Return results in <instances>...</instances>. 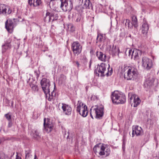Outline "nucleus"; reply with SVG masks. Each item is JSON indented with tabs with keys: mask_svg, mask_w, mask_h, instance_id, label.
<instances>
[{
	"mask_svg": "<svg viewBox=\"0 0 159 159\" xmlns=\"http://www.w3.org/2000/svg\"><path fill=\"white\" fill-rule=\"evenodd\" d=\"M93 150L95 153L96 154L98 152L101 156H103L105 157L109 156L111 152L110 149L107 145L104 144L99 143L96 145L93 148Z\"/></svg>",
	"mask_w": 159,
	"mask_h": 159,
	"instance_id": "1",
	"label": "nucleus"
},
{
	"mask_svg": "<svg viewBox=\"0 0 159 159\" xmlns=\"http://www.w3.org/2000/svg\"><path fill=\"white\" fill-rule=\"evenodd\" d=\"M111 98L112 102L116 104H123L126 101V98L125 94L117 91L112 93Z\"/></svg>",
	"mask_w": 159,
	"mask_h": 159,
	"instance_id": "2",
	"label": "nucleus"
},
{
	"mask_svg": "<svg viewBox=\"0 0 159 159\" xmlns=\"http://www.w3.org/2000/svg\"><path fill=\"white\" fill-rule=\"evenodd\" d=\"M104 107L102 106L101 107L96 106V107L91 108L90 109V116L93 119V116L97 119H100L103 116L104 114Z\"/></svg>",
	"mask_w": 159,
	"mask_h": 159,
	"instance_id": "3",
	"label": "nucleus"
},
{
	"mask_svg": "<svg viewBox=\"0 0 159 159\" xmlns=\"http://www.w3.org/2000/svg\"><path fill=\"white\" fill-rule=\"evenodd\" d=\"M138 74L136 68L131 67L127 72L125 73L124 76L127 80H134L136 79Z\"/></svg>",
	"mask_w": 159,
	"mask_h": 159,
	"instance_id": "4",
	"label": "nucleus"
},
{
	"mask_svg": "<svg viewBox=\"0 0 159 159\" xmlns=\"http://www.w3.org/2000/svg\"><path fill=\"white\" fill-rule=\"evenodd\" d=\"M76 111L83 117H86L88 113L87 106L80 101H78L77 104Z\"/></svg>",
	"mask_w": 159,
	"mask_h": 159,
	"instance_id": "5",
	"label": "nucleus"
},
{
	"mask_svg": "<svg viewBox=\"0 0 159 159\" xmlns=\"http://www.w3.org/2000/svg\"><path fill=\"white\" fill-rule=\"evenodd\" d=\"M60 7L64 11H70L73 8L72 0H60Z\"/></svg>",
	"mask_w": 159,
	"mask_h": 159,
	"instance_id": "6",
	"label": "nucleus"
},
{
	"mask_svg": "<svg viewBox=\"0 0 159 159\" xmlns=\"http://www.w3.org/2000/svg\"><path fill=\"white\" fill-rule=\"evenodd\" d=\"M50 81L49 80L45 78H43L40 82L42 88L46 95V98H47L48 97V93L50 92Z\"/></svg>",
	"mask_w": 159,
	"mask_h": 159,
	"instance_id": "7",
	"label": "nucleus"
},
{
	"mask_svg": "<svg viewBox=\"0 0 159 159\" xmlns=\"http://www.w3.org/2000/svg\"><path fill=\"white\" fill-rule=\"evenodd\" d=\"M71 48L73 52L74 55L76 56L79 55L82 51V46L80 43L78 41L74 42L72 44Z\"/></svg>",
	"mask_w": 159,
	"mask_h": 159,
	"instance_id": "8",
	"label": "nucleus"
},
{
	"mask_svg": "<svg viewBox=\"0 0 159 159\" xmlns=\"http://www.w3.org/2000/svg\"><path fill=\"white\" fill-rule=\"evenodd\" d=\"M58 18V12L53 10L50 13L47 12L46 13V16L44 18V20L46 21L48 20V22L56 20Z\"/></svg>",
	"mask_w": 159,
	"mask_h": 159,
	"instance_id": "9",
	"label": "nucleus"
},
{
	"mask_svg": "<svg viewBox=\"0 0 159 159\" xmlns=\"http://www.w3.org/2000/svg\"><path fill=\"white\" fill-rule=\"evenodd\" d=\"M142 67L146 70H149L152 67V61L147 57H144L142 58Z\"/></svg>",
	"mask_w": 159,
	"mask_h": 159,
	"instance_id": "10",
	"label": "nucleus"
},
{
	"mask_svg": "<svg viewBox=\"0 0 159 159\" xmlns=\"http://www.w3.org/2000/svg\"><path fill=\"white\" fill-rule=\"evenodd\" d=\"M43 125L44 131L47 133L51 132L53 127V125L52 121L48 118L44 119Z\"/></svg>",
	"mask_w": 159,
	"mask_h": 159,
	"instance_id": "11",
	"label": "nucleus"
},
{
	"mask_svg": "<svg viewBox=\"0 0 159 159\" xmlns=\"http://www.w3.org/2000/svg\"><path fill=\"white\" fill-rule=\"evenodd\" d=\"M107 65L104 63H101L100 65H98L97 67L95 70V73L99 76H105L104 72L106 71Z\"/></svg>",
	"mask_w": 159,
	"mask_h": 159,
	"instance_id": "12",
	"label": "nucleus"
},
{
	"mask_svg": "<svg viewBox=\"0 0 159 159\" xmlns=\"http://www.w3.org/2000/svg\"><path fill=\"white\" fill-rule=\"evenodd\" d=\"M143 133V130L141 127L137 125H133L132 126V137H134L135 134L137 136H142Z\"/></svg>",
	"mask_w": 159,
	"mask_h": 159,
	"instance_id": "13",
	"label": "nucleus"
},
{
	"mask_svg": "<svg viewBox=\"0 0 159 159\" xmlns=\"http://www.w3.org/2000/svg\"><path fill=\"white\" fill-rule=\"evenodd\" d=\"M16 24L13 20L9 19L7 20L5 22V28L8 32L12 33Z\"/></svg>",
	"mask_w": 159,
	"mask_h": 159,
	"instance_id": "14",
	"label": "nucleus"
},
{
	"mask_svg": "<svg viewBox=\"0 0 159 159\" xmlns=\"http://www.w3.org/2000/svg\"><path fill=\"white\" fill-rule=\"evenodd\" d=\"M131 102H133L131 105H133L134 107H137L139 105L140 102L141 100L140 98L134 94H132L130 98Z\"/></svg>",
	"mask_w": 159,
	"mask_h": 159,
	"instance_id": "15",
	"label": "nucleus"
},
{
	"mask_svg": "<svg viewBox=\"0 0 159 159\" xmlns=\"http://www.w3.org/2000/svg\"><path fill=\"white\" fill-rule=\"evenodd\" d=\"M61 108L65 115H69L71 113L72 108L70 106L66 104L62 103Z\"/></svg>",
	"mask_w": 159,
	"mask_h": 159,
	"instance_id": "16",
	"label": "nucleus"
},
{
	"mask_svg": "<svg viewBox=\"0 0 159 159\" xmlns=\"http://www.w3.org/2000/svg\"><path fill=\"white\" fill-rule=\"evenodd\" d=\"M155 80V79L152 77H150L146 79L144 84V87L148 89L150 88L153 85Z\"/></svg>",
	"mask_w": 159,
	"mask_h": 159,
	"instance_id": "17",
	"label": "nucleus"
},
{
	"mask_svg": "<svg viewBox=\"0 0 159 159\" xmlns=\"http://www.w3.org/2000/svg\"><path fill=\"white\" fill-rule=\"evenodd\" d=\"M109 47V51L111 54H112L113 56H115L117 54L118 55H119L120 52L119 50L116 46H114L113 45L112 47L111 45H110Z\"/></svg>",
	"mask_w": 159,
	"mask_h": 159,
	"instance_id": "18",
	"label": "nucleus"
},
{
	"mask_svg": "<svg viewBox=\"0 0 159 159\" xmlns=\"http://www.w3.org/2000/svg\"><path fill=\"white\" fill-rule=\"evenodd\" d=\"M141 51L137 49H133L132 53L131 55V58H134V60H137L139 58V56L141 54Z\"/></svg>",
	"mask_w": 159,
	"mask_h": 159,
	"instance_id": "19",
	"label": "nucleus"
},
{
	"mask_svg": "<svg viewBox=\"0 0 159 159\" xmlns=\"http://www.w3.org/2000/svg\"><path fill=\"white\" fill-rule=\"evenodd\" d=\"M41 3V0H29L28 1V3L31 6H39Z\"/></svg>",
	"mask_w": 159,
	"mask_h": 159,
	"instance_id": "20",
	"label": "nucleus"
},
{
	"mask_svg": "<svg viewBox=\"0 0 159 159\" xmlns=\"http://www.w3.org/2000/svg\"><path fill=\"white\" fill-rule=\"evenodd\" d=\"M96 56L99 60L102 61H106V56L102 52L97 51L96 52Z\"/></svg>",
	"mask_w": 159,
	"mask_h": 159,
	"instance_id": "21",
	"label": "nucleus"
},
{
	"mask_svg": "<svg viewBox=\"0 0 159 159\" xmlns=\"http://www.w3.org/2000/svg\"><path fill=\"white\" fill-rule=\"evenodd\" d=\"M142 33L144 34H147L148 30V26L146 21L144 22L141 28Z\"/></svg>",
	"mask_w": 159,
	"mask_h": 159,
	"instance_id": "22",
	"label": "nucleus"
},
{
	"mask_svg": "<svg viewBox=\"0 0 159 159\" xmlns=\"http://www.w3.org/2000/svg\"><path fill=\"white\" fill-rule=\"evenodd\" d=\"M105 39L106 37L105 35H103L100 34H98L96 39L97 40L96 43L102 42H103Z\"/></svg>",
	"mask_w": 159,
	"mask_h": 159,
	"instance_id": "23",
	"label": "nucleus"
},
{
	"mask_svg": "<svg viewBox=\"0 0 159 159\" xmlns=\"http://www.w3.org/2000/svg\"><path fill=\"white\" fill-rule=\"evenodd\" d=\"M7 7L3 4L0 5V12L5 14L7 13Z\"/></svg>",
	"mask_w": 159,
	"mask_h": 159,
	"instance_id": "24",
	"label": "nucleus"
},
{
	"mask_svg": "<svg viewBox=\"0 0 159 159\" xmlns=\"http://www.w3.org/2000/svg\"><path fill=\"white\" fill-rule=\"evenodd\" d=\"M84 7L86 9H89L91 8L93 9V7L92 6V4L90 2V1H86L85 2L84 5Z\"/></svg>",
	"mask_w": 159,
	"mask_h": 159,
	"instance_id": "25",
	"label": "nucleus"
},
{
	"mask_svg": "<svg viewBox=\"0 0 159 159\" xmlns=\"http://www.w3.org/2000/svg\"><path fill=\"white\" fill-rule=\"evenodd\" d=\"M29 85L32 89L34 91L38 90L37 85L36 84V82L33 81V83L30 82Z\"/></svg>",
	"mask_w": 159,
	"mask_h": 159,
	"instance_id": "26",
	"label": "nucleus"
},
{
	"mask_svg": "<svg viewBox=\"0 0 159 159\" xmlns=\"http://www.w3.org/2000/svg\"><path fill=\"white\" fill-rule=\"evenodd\" d=\"M11 45L10 43H5L2 46V52H5L7 50L11 48Z\"/></svg>",
	"mask_w": 159,
	"mask_h": 159,
	"instance_id": "27",
	"label": "nucleus"
},
{
	"mask_svg": "<svg viewBox=\"0 0 159 159\" xmlns=\"http://www.w3.org/2000/svg\"><path fill=\"white\" fill-rule=\"evenodd\" d=\"M132 25L134 26L136 28L138 26V24L137 23V19L136 17L135 16H133L132 17Z\"/></svg>",
	"mask_w": 159,
	"mask_h": 159,
	"instance_id": "28",
	"label": "nucleus"
},
{
	"mask_svg": "<svg viewBox=\"0 0 159 159\" xmlns=\"http://www.w3.org/2000/svg\"><path fill=\"white\" fill-rule=\"evenodd\" d=\"M131 67L129 66L126 65H124L123 66H121L119 67V69L120 68L121 69V71L122 73L125 72L126 71H127L129 70V69Z\"/></svg>",
	"mask_w": 159,
	"mask_h": 159,
	"instance_id": "29",
	"label": "nucleus"
},
{
	"mask_svg": "<svg viewBox=\"0 0 159 159\" xmlns=\"http://www.w3.org/2000/svg\"><path fill=\"white\" fill-rule=\"evenodd\" d=\"M56 95L55 93L54 92V91H53L51 92V94L50 93V92L48 93V97L47 98H46L48 101H51L52 99Z\"/></svg>",
	"mask_w": 159,
	"mask_h": 159,
	"instance_id": "30",
	"label": "nucleus"
},
{
	"mask_svg": "<svg viewBox=\"0 0 159 159\" xmlns=\"http://www.w3.org/2000/svg\"><path fill=\"white\" fill-rule=\"evenodd\" d=\"M25 159H30L32 157L30 154V150L25 151Z\"/></svg>",
	"mask_w": 159,
	"mask_h": 159,
	"instance_id": "31",
	"label": "nucleus"
},
{
	"mask_svg": "<svg viewBox=\"0 0 159 159\" xmlns=\"http://www.w3.org/2000/svg\"><path fill=\"white\" fill-rule=\"evenodd\" d=\"M0 159H9V158L4 153L0 152Z\"/></svg>",
	"mask_w": 159,
	"mask_h": 159,
	"instance_id": "32",
	"label": "nucleus"
},
{
	"mask_svg": "<svg viewBox=\"0 0 159 159\" xmlns=\"http://www.w3.org/2000/svg\"><path fill=\"white\" fill-rule=\"evenodd\" d=\"M125 25L126 26H127L129 28H131L133 26L132 23L130 24V20L128 19L126 20Z\"/></svg>",
	"mask_w": 159,
	"mask_h": 159,
	"instance_id": "33",
	"label": "nucleus"
},
{
	"mask_svg": "<svg viewBox=\"0 0 159 159\" xmlns=\"http://www.w3.org/2000/svg\"><path fill=\"white\" fill-rule=\"evenodd\" d=\"M5 116L9 121H11V116L9 114V113L6 114Z\"/></svg>",
	"mask_w": 159,
	"mask_h": 159,
	"instance_id": "34",
	"label": "nucleus"
},
{
	"mask_svg": "<svg viewBox=\"0 0 159 159\" xmlns=\"http://www.w3.org/2000/svg\"><path fill=\"white\" fill-rule=\"evenodd\" d=\"M39 133L37 130H35L34 133V137L35 138H37L39 137Z\"/></svg>",
	"mask_w": 159,
	"mask_h": 159,
	"instance_id": "35",
	"label": "nucleus"
},
{
	"mask_svg": "<svg viewBox=\"0 0 159 159\" xmlns=\"http://www.w3.org/2000/svg\"><path fill=\"white\" fill-rule=\"evenodd\" d=\"M66 77L64 75H61L60 78V80L61 81L62 83H64L66 79Z\"/></svg>",
	"mask_w": 159,
	"mask_h": 159,
	"instance_id": "36",
	"label": "nucleus"
},
{
	"mask_svg": "<svg viewBox=\"0 0 159 159\" xmlns=\"http://www.w3.org/2000/svg\"><path fill=\"white\" fill-rule=\"evenodd\" d=\"M49 1H50L49 5L51 7L53 6L54 4L56 3L57 0H49Z\"/></svg>",
	"mask_w": 159,
	"mask_h": 159,
	"instance_id": "37",
	"label": "nucleus"
},
{
	"mask_svg": "<svg viewBox=\"0 0 159 159\" xmlns=\"http://www.w3.org/2000/svg\"><path fill=\"white\" fill-rule=\"evenodd\" d=\"M126 143V140L124 138L123 140V143L122 145V149L124 150L125 148V145Z\"/></svg>",
	"mask_w": 159,
	"mask_h": 159,
	"instance_id": "38",
	"label": "nucleus"
},
{
	"mask_svg": "<svg viewBox=\"0 0 159 159\" xmlns=\"http://www.w3.org/2000/svg\"><path fill=\"white\" fill-rule=\"evenodd\" d=\"M75 16L77 17V18L76 20V21L78 22L80 20V17L79 14H75Z\"/></svg>",
	"mask_w": 159,
	"mask_h": 159,
	"instance_id": "39",
	"label": "nucleus"
},
{
	"mask_svg": "<svg viewBox=\"0 0 159 159\" xmlns=\"http://www.w3.org/2000/svg\"><path fill=\"white\" fill-rule=\"evenodd\" d=\"M34 74L36 76L37 78L38 79L39 77V71L38 72L37 70H35L34 71Z\"/></svg>",
	"mask_w": 159,
	"mask_h": 159,
	"instance_id": "40",
	"label": "nucleus"
},
{
	"mask_svg": "<svg viewBox=\"0 0 159 159\" xmlns=\"http://www.w3.org/2000/svg\"><path fill=\"white\" fill-rule=\"evenodd\" d=\"M133 51V50L132 49H129V51L128 55L129 56H130L131 57V55Z\"/></svg>",
	"mask_w": 159,
	"mask_h": 159,
	"instance_id": "41",
	"label": "nucleus"
},
{
	"mask_svg": "<svg viewBox=\"0 0 159 159\" xmlns=\"http://www.w3.org/2000/svg\"><path fill=\"white\" fill-rule=\"evenodd\" d=\"M7 9H8V10L7 11L6 13H7L8 14H9L10 13H11V10H10V9L9 8V7H7Z\"/></svg>",
	"mask_w": 159,
	"mask_h": 159,
	"instance_id": "42",
	"label": "nucleus"
},
{
	"mask_svg": "<svg viewBox=\"0 0 159 159\" xmlns=\"http://www.w3.org/2000/svg\"><path fill=\"white\" fill-rule=\"evenodd\" d=\"M12 126V123L11 121H9L8 124V126L9 127H10Z\"/></svg>",
	"mask_w": 159,
	"mask_h": 159,
	"instance_id": "43",
	"label": "nucleus"
},
{
	"mask_svg": "<svg viewBox=\"0 0 159 159\" xmlns=\"http://www.w3.org/2000/svg\"><path fill=\"white\" fill-rule=\"evenodd\" d=\"M16 159H21V158L20 157L17 155L16 156Z\"/></svg>",
	"mask_w": 159,
	"mask_h": 159,
	"instance_id": "44",
	"label": "nucleus"
},
{
	"mask_svg": "<svg viewBox=\"0 0 159 159\" xmlns=\"http://www.w3.org/2000/svg\"><path fill=\"white\" fill-rule=\"evenodd\" d=\"M76 64L77 65L78 67H79V66H80V64H79V63L78 62V61H76Z\"/></svg>",
	"mask_w": 159,
	"mask_h": 159,
	"instance_id": "45",
	"label": "nucleus"
},
{
	"mask_svg": "<svg viewBox=\"0 0 159 159\" xmlns=\"http://www.w3.org/2000/svg\"><path fill=\"white\" fill-rule=\"evenodd\" d=\"M92 63V62L91 61H90L89 62V68H90L91 67V65Z\"/></svg>",
	"mask_w": 159,
	"mask_h": 159,
	"instance_id": "46",
	"label": "nucleus"
},
{
	"mask_svg": "<svg viewBox=\"0 0 159 159\" xmlns=\"http://www.w3.org/2000/svg\"><path fill=\"white\" fill-rule=\"evenodd\" d=\"M109 75V73L108 72H107V73H106V75L108 76Z\"/></svg>",
	"mask_w": 159,
	"mask_h": 159,
	"instance_id": "47",
	"label": "nucleus"
},
{
	"mask_svg": "<svg viewBox=\"0 0 159 159\" xmlns=\"http://www.w3.org/2000/svg\"><path fill=\"white\" fill-rule=\"evenodd\" d=\"M66 135V131L65 130V133H64V136H65V135Z\"/></svg>",
	"mask_w": 159,
	"mask_h": 159,
	"instance_id": "48",
	"label": "nucleus"
},
{
	"mask_svg": "<svg viewBox=\"0 0 159 159\" xmlns=\"http://www.w3.org/2000/svg\"><path fill=\"white\" fill-rule=\"evenodd\" d=\"M34 159H36V155H35L34 156Z\"/></svg>",
	"mask_w": 159,
	"mask_h": 159,
	"instance_id": "49",
	"label": "nucleus"
},
{
	"mask_svg": "<svg viewBox=\"0 0 159 159\" xmlns=\"http://www.w3.org/2000/svg\"><path fill=\"white\" fill-rule=\"evenodd\" d=\"M68 138H69V134H68L67 136V137H66V138L67 139H68Z\"/></svg>",
	"mask_w": 159,
	"mask_h": 159,
	"instance_id": "50",
	"label": "nucleus"
},
{
	"mask_svg": "<svg viewBox=\"0 0 159 159\" xmlns=\"http://www.w3.org/2000/svg\"><path fill=\"white\" fill-rule=\"evenodd\" d=\"M129 37L130 38H131V35L130 34H129Z\"/></svg>",
	"mask_w": 159,
	"mask_h": 159,
	"instance_id": "51",
	"label": "nucleus"
},
{
	"mask_svg": "<svg viewBox=\"0 0 159 159\" xmlns=\"http://www.w3.org/2000/svg\"><path fill=\"white\" fill-rule=\"evenodd\" d=\"M111 73H112V72H110V75L111 74Z\"/></svg>",
	"mask_w": 159,
	"mask_h": 159,
	"instance_id": "52",
	"label": "nucleus"
},
{
	"mask_svg": "<svg viewBox=\"0 0 159 159\" xmlns=\"http://www.w3.org/2000/svg\"><path fill=\"white\" fill-rule=\"evenodd\" d=\"M71 28H73V27H72V26H71Z\"/></svg>",
	"mask_w": 159,
	"mask_h": 159,
	"instance_id": "53",
	"label": "nucleus"
}]
</instances>
